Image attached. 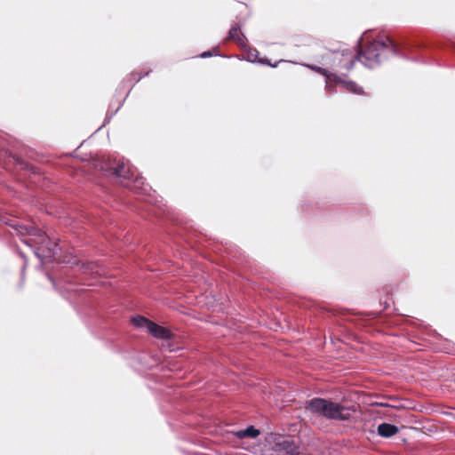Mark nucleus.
Instances as JSON below:
<instances>
[{
	"label": "nucleus",
	"instance_id": "obj_5",
	"mask_svg": "<svg viewBox=\"0 0 455 455\" xmlns=\"http://www.w3.org/2000/svg\"><path fill=\"white\" fill-rule=\"evenodd\" d=\"M273 450L277 455H301L299 445L291 436L278 437Z\"/></svg>",
	"mask_w": 455,
	"mask_h": 455
},
{
	"label": "nucleus",
	"instance_id": "obj_16",
	"mask_svg": "<svg viewBox=\"0 0 455 455\" xmlns=\"http://www.w3.org/2000/svg\"><path fill=\"white\" fill-rule=\"evenodd\" d=\"M209 56H212V53L210 52H204L201 54V57L202 58H206V57H209Z\"/></svg>",
	"mask_w": 455,
	"mask_h": 455
},
{
	"label": "nucleus",
	"instance_id": "obj_8",
	"mask_svg": "<svg viewBox=\"0 0 455 455\" xmlns=\"http://www.w3.org/2000/svg\"><path fill=\"white\" fill-rule=\"evenodd\" d=\"M148 332L157 339H169L172 338V332L169 329L160 326L154 322L150 323Z\"/></svg>",
	"mask_w": 455,
	"mask_h": 455
},
{
	"label": "nucleus",
	"instance_id": "obj_4",
	"mask_svg": "<svg viewBox=\"0 0 455 455\" xmlns=\"http://www.w3.org/2000/svg\"><path fill=\"white\" fill-rule=\"evenodd\" d=\"M356 60L355 55L348 51L344 50L341 52H333L331 60V68L339 71H350Z\"/></svg>",
	"mask_w": 455,
	"mask_h": 455
},
{
	"label": "nucleus",
	"instance_id": "obj_1",
	"mask_svg": "<svg viewBox=\"0 0 455 455\" xmlns=\"http://www.w3.org/2000/svg\"><path fill=\"white\" fill-rule=\"evenodd\" d=\"M398 45L387 36L378 37L369 44L360 45V50L355 55L356 60L368 68H373L381 63L389 55L397 54Z\"/></svg>",
	"mask_w": 455,
	"mask_h": 455
},
{
	"label": "nucleus",
	"instance_id": "obj_7",
	"mask_svg": "<svg viewBox=\"0 0 455 455\" xmlns=\"http://www.w3.org/2000/svg\"><path fill=\"white\" fill-rule=\"evenodd\" d=\"M329 402V400L323 398H313L307 403L306 410L311 413L325 417Z\"/></svg>",
	"mask_w": 455,
	"mask_h": 455
},
{
	"label": "nucleus",
	"instance_id": "obj_6",
	"mask_svg": "<svg viewBox=\"0 0 455 455\" xmlns=\"http://www.w3.org/2000/svg\"><path fill=\"white\" fill-rule=\"evenodd\" d=\"M324 418L335 420H347L350 418V413L344 406L330 401Z\"/></svg>",
	"mask_w": 455,
	"mask_h": 455
},
{
	"label": "nucleus",
	"instance_id": "obj_9",
	"mask_svg": "<svg viewBox=\"0 0 455 455\" xmlns=\"http://www.w3.org/2000/svg\"><path fill=\"white\" fill-rule=\"evenodd\" d=\"M398 433V427L388 423H381L378 427V434L382 437H391Z\"/></svg>",
	"mask_w": 455,
	"mask_h": 455
},
{
	"label": "nucleus",
	"instance_id": "obj_14",
	"mask_svg": "<svg viewBox=\"0 0 455 455\" xmlns=\"http://www.w3.org/2000/svg\"><path fill=\"white\" fill-rule=\"evenodd\" d=\"M259 62H260L262 64H266V65L271 66V67H276V65H273L270 62L267 61L266 60L260 59V60H259Z\"/></svg>",
	"mask_w": 455,
	"mask_h": 455
},
{
	"label": "nucleus",
	"instance_id": "obj_12",
	"mask_svg": "<svg viewBox=\"0 0 455 455\" xmlns=\"http://www.w3.org/2000/svg\"><path fill=\"white\" fill-rule=\"evenodd\" d=\"M259 435V431L256 429L253 426L247 427L244 430H242L238 433L239 437H250L254 438Z\"/></svg>",
	"mask_w": 455,
	"mask_h": 455
},
{
	"label": "nucleus",
	"instance_id": "obj_2",
	"mask_svg": "<svg viewBox=\"0 0 455 455\" xmlns=\"http://www.w3.org/2000/svg\"><path fill=\"white\" fill-rule=\"evenodd\" d=\"M105 170L118 178L122 186L130 189H133L137 187L136 185L133 186V183L138 184V186L143 184L142 178L135 173L134 168L131 167L128 163L123 160L115 159L109 161V163L106 164Z\"/></svg>",
	"mask_w": 455,
	"mask_h": 455
},
{
	"label": "nucleus",
	"instance_id": "obj_10",
	"mask_svg": "<svg viewBox=\"0 0 455 455\" xmlns=\"http://www.w3.org/2000/svg\"><path fill=\"white\" fill-rule=\"evenodd\" d=\"M26 231H27V233L29 235H36V236H38L40 241H38L37 243L42 244V245L45 244V246H47L51 250V248L48 245V243H46V240L48 238L46 237V235H45V234L44 232H42L41 230H39L38 228H35L33 226H30V227L27 228Z\"/></svg>",
	"mask_w": 455,
	"mask_h": 455
},
{
	"label": "nucleus",
	"instance_id": "obj_13",
	"mask_svg": "<svg viewBox=\"0 0 455 455\" xmlns=\"http://www.w3.org/2000/svg\"><path fill=\"white\" fill-rule=\"evenodd\" d=\"M240 34H241L240 28L237 26H234L229 30L228 38L240 43L241 42Z\"/></svg>",
	"mask_w": 455,
	"mask_h": 455
},
{
	"label": "nucleus",
	"instance_id": "obj_3",
	"mask_svg": "<svg viewBox=\"0 0 455 455\" xmlns=\"http://www.w3.org/2000/svg\"><path fill=\"white\" fill-rule=\"evenodd\" d=\"M307 68L311 69L312 71H315L317 74H320L326 77V89L332 92L334 91L331 83H334L335 84L341 85L344 89L347 91L355 93V94H363V90L361 86H359L356 83L347 80L345 78H342L341 76H339L337 74L330 72L326 68H323L322 67L312 65V64H307L305 65Z\"/></svg>",
	"mask_w": 455,
	"mask_h": 455
},
{
	"label": "nucleus",
	"instance_id": "obj_11",
	"mask_svg": "<svg viewBox=\"0 0 455 455\" xmlns=\"http://www.w3.org/2000/svg\"><path fill=\"white\" fill-rule=\"evenodd\" d=\"M132 323L136 326V327H139V328H143V327H146L148 330L149 329L150 327V323H152L153 322L147 319L146 317L144 316H141V315H138V316H135L132 319Z\"/></svg>",
	"mask_w": 455,
	"mask_h": 455
},
{
	"label": "nucleus",
	"instance_id": "obj_17",
	"mask_svg": "<svg viewBox=\"0 0 455 455\" xmlns=\"http://www.w3.org/2000/svg\"><path fill=\"white\" fill-rule=\"evenodd\" d=\"M321 47L320 46H316L314 50L316 52L320 49Z\"/></svg>",
	"mask_w": 455,
	"mask_h": 455
},
{
	"label": "nucleus",
	"instance_id": "obj_15",
	"mask_svg": "<svg viewBox=\"0 0 455 455\" xmlns=\"http://www.w3.org/2000/svg\"><path fill=\"white\" fill-rule=\"evenodd\" d=\"M254 52H255V54H252V53H251V54L250 55V57H249L250 60H251V61H254V60H255V58H256V57H257V55H258V52H257L256 50H255Z\"/></svg>",
	"mask_w": 455,
	"mask_h": 455
}]
</instances>
